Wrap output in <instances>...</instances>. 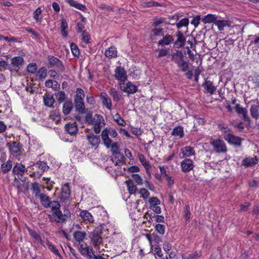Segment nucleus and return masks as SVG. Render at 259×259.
<instances>
[{"label":"nucleus","mask_w":259,"mask_h":259,"mask_svg":"<svg viewBox=\"0 0 259 259\" xmlns=\"http://www.w3.org/2000/svg\"><path fill=\"white\" fill-rule=\"evenodd\" d=\"M54 205L52 209V214L49 215L50 221L57 223H65L70 218L69 210H64L63 213L60 210L61 205L59 202H54Z\"/></svg>","instance_id":"obj_1"},{"label":"nucleus","mask_w":259,"mask_h":259,"mask_svg":"<svg viewBox=\"0 0 259 259\" xmlns=\"http://www.w3.org/2000/svg\"><path fill=\"white\" fill-rule=\"evenodd\" d=\"M10 154L14 157H18L22 154L23 149L22 145L17 141H13L7 144Z\"/></svg>","instance_id":"obj_2"},{"label":"nucleus","mask_w":259,"mask_h":259,"mask_svg":"<svg viewBox=\"0 0 259 259\" xmlns=\"http://www.w3.org/2000/svg\"><path fill=\"white\" fill-rule=\"evenodd\" d=\"M103 233L101 227L96 228L90 234V238L93 244L96 246L101 244L103 242L101 235Z\"/></svg>","instance_id":"obj_3"},{"label":"nucleus","mask_w":259,"mask_h":259,"mask_svg":"<svg viewBox=\"0 0 259 259\" xmlns=\"http://www.w3.org/2000/svg\"><path fill=\"white\" fill-rule=\"evenodd\" d=\"M49 64L51 67L56 68L58 72L62 73L65 71V67L62 62L57 58L52 55L48 57Z\"/></svg>","instance_id":"obj_4"},{"label":"nucleus","mask_w":259,"mask_h":259,"mask_svg":"<svg viewBox=\"0 0 259 259\" xmlns=\"http://www.w3.org/2000/svg\"><path fill=\"white\" fill-rule=\"evenodd\" d=\"M210 144L212 146L214 151L218 153H225L227 151L225 142L220 139L216 140L211 139Z\"/></svg>","instance_id":"obj_5"},{"label":"nucleus","mask_w":259,"mask_h":259,"mask_svg":"<svg viewBox=\"0 0 259 259\" xmlns=\"http://www.w3.org/2000/svg\"><path fill=\"white\" fill-rule=\"evenodd\" d=\"M224 139L230 144L236 147H240L242 144V139L231 134H226L224 135Z\"/></svg>","instance_id":"obj_6"},{"label":"nucleus","mask_w":259,"mask_h":259,"mask_svg":"<svg viewBox=\"0 0 259 259\" xmlns=\"http://www.w3.org/2000/svg\"><path fill=\"white\" fill-rule=\"evenodd\" d=\"M24 59L21 56L14 57L11 59V64L8 69L10 71L18 72L20 67L23 65Z\"/></svg>","instance_id":"obj_7"},{"label":"nucleus","mask_w":259,"mask_h":259,"mask_svg":"<svg viewBox=\"0 0 259 259\" xmlns=\"http://www.w3.org/2000/svg\"><path fill=\"white\" fill-rule=\"evenodd\" d=\"M104 120L100 114H95L91 124L94 125V130L96 134L100 133L101 127L105 125Z\"/></svg>","instance_id":"obj_8"},{"label":"nucleus","mask_w":259,"mask_h":259,"mask_svg":"<svg viewBox=\"0 0 259 259\" xmlns=\"http://www.w3.org/2000/svg\"><path fill=\"white\" fill-rule=\"evenodd\" d=\"M40 200V202L41 204L45 208H49L51 207V209H52L53 206H54V202H59L57 201H51V198L46 194L41 193L40 195L37 197Z\"/></svg>","instance_id":"obj_9"},{"label":"nucleus","mask_w":259,"mask_h":259,"mask_svg":"<svg viewBox=\"0 0 259 259\" xmlns=\"http://www.w3.org/2000/svg\"><path fill=\"white\" fill-rule=\"evenodd\" d=\"M114 77L115 79L123 82L124 84V82L127 79L126 72L123 67H117L115 70Z\"/></svg>","instance_id":"obj_10"},{"label":"nucleus","mask_w":259,"mask_h":259,"mask_svg":"<svg viewBox=\"0 0 259 259\" xmlns=\"http://www.w3.org/2000/svg\"><path fill=\"white\" fill-rule=\"evenodd\" d=\"M182 171L184 172H188L192 170L194 167L193 161L189 158H185L181 163Z\"/></svg>","instance_id":"obj_11"},{"label":"nucleus","mask_w":259,"mask_h":259,"mask_svg":"<svg viewBox=\"0 0 259 259\" xmlns=\"http://www.w3.org/2000/svg\"><path fill=\"white\" fill-rule=\"evenodd\" d=\"M70 197V189L68 183L64 184L62 187L60 199L64 202L69 201Z\"/></svg>","instance_id":"obj_12"},{"label":"nucleus","mask_w":259,"mask_h":259,"mask_svg":"<svg viewBox=\"0 0 259 259\" xmlns=\"http://www.w3.org/2000/svg\"><path fill=\"white\" fill-rule=\"evenodd\" d=\"M89 143L93 147L97 148L100 143V137L99 136L90 134L87 136Z\"/></svg>","instance_id":"obj_13"},{"label":"nucleus","mask_w":259,"mask_h":259,"mask_svg":"<svg viewBox=\"0 0 259 259\" xmlns=\"http://www.w3.org/2000/svg\"><path fill=\"white\" fill-rule=\"evenodd\" d=\"M109 131L105 128L102 132L101 137L104 145L107 148H109L112 141L109 138Z\"/></svg>","instance_id":"obj_14"},{"label":"nucleus","mask_w":259,"mask_h":259,"mask_svg":"<svg viewBox=\"0 0 259 259\" xmlns=\"http://www.w3.org/2000/svg\"><path fill=\"white\" fill-rule=\"evenodd\" d=\"M120 87L123 92L129 94H134L137 91V87L130 81L126 83L125 87L121 86V83H120Z\"/></svg>","instance_id":"obj_15"},{"label":"nucleus","mask_w":259,"mask_h":259,"mask_svg":"<svg viewBox=\"0 0 259 259\" xmlns=\"http://www.w3.org/2000/svg\"><path fill=\"white\" fill-rule=\"evenodd\" d=\"M26 170L27 169L24 164L21 163H17L13 168V173L14 175L22 176Z\"/></svg>","instance_id":"obj_16"},{"label":"nucleus","mask_w":259,"mask_h":259,"mask_svg":"<svg viewBox=\"0 0 259 259\" xmlns=\"http://www.w3.org/2000/svg\"><path fill=\"white\" fill-rule=\"evenodd\" d=\"M171 60L175 64H178L184 60V55L183 53L179 50H177L171 55Z\"/></svg>","instance_id":"obj_17"},{"label":"nucleus","mask_w":259,"mask_h":259,"mask_svg":"<svg viewBox=\"0 0 259 259\" xmlns=\"http://www.w3.org/2000/svg\"><path fill=\"white\" fill-rule=\"evenodd\" d=\"M100 98L102 100V104L106 106L108 109H111L112 107V103L111 99L109 98L106 93H101Z\"/></svg>","instance_id":"obj_18"},{"label":"nucleus","mask_w":259,"mask_h":259,"mask_svg":"<svg viewBox=\"0 0 259 259\" xmlns=\"http://www.w3.org/2000/svg\"><path fill=\"white\" fill-rule=\"evenodd\" d=\"M202 85L207 92L210 95H213L216 91L215 87L213 85L212 82L210 80H205Z\"/></svg>","instance_id":"obj_19"},{"label":"nucleus","mask_w":259,"mask_h":259,"mask_svg":"<svg viewBox=\"0 0 259 259\" xmlns=\"http://www.w3.org/2000/svg\"><path fill=\"white\" fill-rule=\"evenodd\" d=\"M176 36L177 39L175 41V44L179 46L180 47H183L185 45L186 37L181 31H178L176 33Z\"/></svg>","instance_id":"obj_20"},{"label":"nucleus","mask_w":259,"mask_h":259,"mask_svg":"<svg viewBox=\"0 0 259 259\" xmlns=\"http://www.w3.org/2000/svg\"><path fill=\"white\" fill-rule=\"evenodd\" d=\"M80 217L86 223H93L94 219L92 215L88 210H82L79 214Z\"/></svg>","instance_id":"obj_21"},{"label":"nucleus","mask_w":259,"mask_h":259,"mask_svg":"<svg viewBox=\"0 0 259 259\" xmlns=\"http://www.w3.org/2000/svg\"><path fill=\"white\" fill-rule=\"evenodd\" d=\"M65 130L70 135H75L78 132V127L75 123H69L65 125Z\"/></svg>","instance_id":"obj_22"},{"label":"nucleus","mask_w":259,"mask_h":259,"mask_svg":"<svg viewBox=\"0 0 259 259\" xmlns=\"http://www.w3.org/2000/svg\"><path fill=\"white\" fill-rule=\"evenodd\" d=\"M139 159L140 161L142 163V165L145 167L146 172L148 174L149 177H151L150 174V169L151 168V166L148 161L146 160V159L144 156L143 154H140L139 155Z\"/></svg>","instance_id":"obj_23"},{"label":"nucleus","mask_w":259,"mask_h":259,"mask_svg":"<svg viewBox=\"0 0 259 259\" xmlns=\"http://www.w3.org/2000/svg\"><path fill=\"white\" fill-rule=\"evenodd\" d=\"M43 99L45 105L48 107H52L55 102L53 96L50 94H45L43 96Z\"/></svg>","instance_id":"obj_24"},{"label":"nucleus","mask_w":259,"mask_h":259,"mask_svg":"<svg viewBox=\"0 0 259 259\" xmlns=\"http://www.w3.org/2000/svg\"><path fill=\"white\" fill-rule=\"evenodd\" d=\"M29 235L38 243L42 246H45L44 243L42 240L40 236L34 230L30 228L28 229Z\"/></svg>","instance_id":"obj_25"},{"label":"nucleus","mask_w":259,"mask_h":259,"mask_svg":"<svg viewBox=\"0 0 259 259\" xmlns=\"http://www.w3.org/2000/svg\"><path fill=\"white\" fill-rule=\"evenodd\" d=\"M174 41V38L171 35L166 34L163 39L160 40L158 42V46L168 45Z\"/></svg>","instance_id":"obj_26"},{"label":"nucleus","mask_w":259,"mask_h":259,"mask_svg":"<svg viewBox=\"0 0 259 259\" xmlns=\"http://www.w3.org/2000/svg\"><path fill=\"white\" fill-rule=\"evenodd\" d=\"M258 162V159L256 157H251V158H246L243 160V164L245 167L252 166Z\"/></svg>","instance_id":"obj_27"},{"label":"nucleus","mask_w":259,"mask_h":259,"mask_svg":"<svg viewBox=\"0 0 259 259\" xmlns=\"http://www.w3.org/2000/svg\"><path fill=\"white\" fill-rule=\"evenodd\" d=\"M67 3L71 7H73L82 11H84L87 9L85 5L81 4L74 0H67Z\"/></svg>","instance_id":"obj_28"},{"label":"nucleus","mask_w":259,"mask_h":259,"mask_svg":"<svg viewBox=\"0 0 259 259\" xmlns=\"http://www.w3.org/2000/svg\"><path fill=\"white\" fill-rule=\"evenodd\" d=\"M73 108L72 102L71 100L66 101L63 106V112L65 115L70 113Z\"/></svg>","instance_id":"obj_29"},{"label":"nucleus","mask_w":259,"mask_h":259,"mask_svg":"<svg viewBox=\"0 0 259 259\" xmlns=\"http://www.w3.org/2000/svg\"><path fill=\"white\" fill-rule=\"evenodd\" d=\"M46 87L49 88H52L53 90L57 91L60 88V84L57 81L52 79L47 80L45 82Z\"/></svg>","instance_id":"obj_30"},{"label":"nucleus","mask_w":259,"mask_h":259,"mask_svg":"<svg viewBox=\"0 0 259 259\" xmlns=\"http://www.w3.org/2000/svg\"><path fill=\"white\" fill-rule=\"evenodd\" d=\"M105 55L108 58L116 57L117 56L116 49L113 46L110 47L105 51Z\"/></svg>","instance_id":"obj_31"},{"label":"nucleus","mask_w":259,"mask_h":259,"mask_svg":"<svg viewBox=\"0 0 259 259\" xmlns=\"http://www.w3.org/2000/svg\"><path fill=\"white\" fill-rule=\"evenodd\" d=\"M87 234L85 232L76 231L73 233V237L75 240L79 244L85 238Z\"/></svg>","instance_id":"obj_32"},{"label":"nucleus","mask_w":259,"mask_h":259,"mask_svg":"<svg viewBox=\"0 0 259 259\" xmlns=\"http://www.w3.org/2000/svg\"><path fill=\"white\" fill-rule=\"evenodd\" d=\"M171 135L175 137H178L179 138H182L184 136L183 128L180 126L175 127L172 131Z\"/></svg>","instance_id":"obj_33"},{"label":"nucleus","mask_w":259,"mask_h":259,"mask_svg":"<svg viewBox=\"0 0 259 259\" xmlns=\"http://www.w3.org/2000/svg\"><path fill=\"white\" fill-rule=\"evenodd\" d=\"M218 18V17L213 14H209L206 16H205L202 19V22L204 23H210L212 22H215Z\"/></svg>","instance_id":"obj_34"},{"label":"nucleus","mask_w":259,"mask_h":259,"mask_svg":"<svg viewBox=\"0 0 259 259\" xmlns=\"http://www.w3.org/2000/svg\"><path fill=\"white\" fill-rule=\"evenodd\" d=\"M31 190L32 191V194L35 197H38L41 194L40 193V189L39 185L37 182H34L32 184Z\"/></svg>","instance_id":"obj_35"},{"label":"nucleus","mask_w":259,"mask_h":259,"mask_svg":"<svg viewBox=\"0 0 259 259\" xmlns=\"http://www.w3.org/2000/svg\"><path fill=\"white\" fill-rule=\"evenodd\" d=\"M75 105V108L76 111L80 114L84 113L85 112V108L84 101L74 102Z\"/></svg>","instance_id":"obj_36"},{"label":"nucleus","mask_w":259,"mask_h":259,"mask_svg":"<svg viewBox=\"0 0 259 259\" xmlns=\"http://www.w3.org/2000/svg\"><path fill=\"white\" fill-rule=\"evenodd\" d=\"M47 75V69L45 67H42L39 69L36 73V76L38 79L42 80L46 77Z\"/></svg>","instance_id":"obj_37"},{"label":"nucleus","mask_w":259,"mask_h":259,"mask_svg":"<svg viewBox=\"0 0 259 259\" xmlns=\"http://www.w3.org/2000/svg\"><path fill=\"white\" fill-rule=\"evenodd\" d=\"M109 93L110 95L112 96L113 100L114 101L118 102L120 100V99L121 98V94L118 93L115 89L111 88L109 90Z\"/></svg>","instance_id":"obj_38"},{"label":"nucleus","mask_w":259,"mask_h":259,"mask_svg":"<svg viewBox=\"0 0 259 259\" xmlns=\"http://www.w3.org/2000/svg\"><path fill=\"white\" fill-rule=\"evenodd\" d=\"M214 24L216 25L219 30L222 31L224 29L225 27L229 26L228 21L217 20L214 22Z\"/></svg>","instance_id":"obj_39"},{"label":"nucleus","mask_w":259,"mask_h":259,"mask_svg":"<svg viewBox=\"0 0 259 259\" xmlns=\"http://www.w3.org/2000/svg\"><path fill=\"white\" fill-rule=\"evenodd\" d=\"M250 111L251 116L257 119L259 117V106L253 105L251 106Z\"/></svg>","instance_id":"obj_40"},{"label":"nucleus","mask_w":259,"mask_h":259,"mask_svg":"<svg viewBox=\"0 0 259 259\" xmlns=\"http://www.w3.org/2000/svg\"><path fill=\"white\" fill-rule=\"evenodd\" d=\"M76 95L74 99V102L84 101V94L83 91L80 88L76 89Z\"/></svg>","instance_id":"obj_41"},{"label":"nucleus","mask_w":259,"mask_h":259,"mask_svg":"<svg viewBox=\"0 0 259 259\" xmlns=\"http://www.w3.org/2000/svg\"><path fill=\"white\" fill-rule=\"evenodd\" d=\"M182 153L183 154V156L188 157L194 154L193 148L190 146H186L184 148L181 149Z\"/></svg>","instance_id":"obj_42"},{"label":"nucleus","mask_w":259,"mask_h":259,"mask_svg":"<svg viewBox=\"0 0 259 259\" xmlns=\"http://www.w3.org/2000/svg\"><path fill=\"white\" fill-rule=\"evenodd\" d=\"M113 157L117 159L115 162L116 165H120L124 163V157L120 152L114 154Z\"/></svg>","instance_id":"obj_43"},{"label":"nucleus","mask_w":259,"mask_h":259,"mask_svg":"<svg viewBox=\"0 0 259 259\" xmlns=\"http://www.w3.org/2000/svg\"><path fill=\"white\" fill-rule=\"evenodd\" d=\"M33 165H37L38 168L42 170V172L46 171L49 168L47 162L41 161H38Z\"/></svg>","instance_id":"obj_44"},{"label":"nucleus","mask_w":259,"mask_h":259,"mask_svg":"<svg viewBox=\"0 0 259 259\" xmlns=\"http://www.w3.org/2000/svg\"><path fill=\"white\" fill-rule=\"evenodd\" d=\"M12 167V161L10 160H8L6 163H3L1 165V169L3 173L6 174Z\"/></svg>","instance_id":"obj_45"},{"label":"nucleus","mask_w":259,"mask_h":259,"mask_svg":"<svg viewBox=\"0 0 259 259\" xmlns=\"http://www.w3.org/2000/svg\"><path fill=\"white\" fill-rule=\"evenodd\" d=\"M126 184L128 191L130 194H135L137 189V187L134 185L133 182H130L129 181H126L125 182Z\"/></svg>","instance_id":"obj_46"},{"label":"nucleus","mask_w":259,"mask_h":259,"mask_svg":"<svg viewBox=\"0 0 259 259\" xmlns=\"http://www.w3.org/2000/svg\"><path fill=\"white\" fill-rule=\"evenodd\" d=\"M68 28V24L66 21L65 19H62L61 24V30L62 35L65 37L68 35L67 31L66 30Z\"/></svg>","instance_id":"obj_47"},{"label":"nucleus","mask_w":259,"mask_h":259,"mask_svg":"<svg viewBox=\"0 0 259 259\" xmlns=\"http://www.w3.org/2000/svg\"><path fill=\"white\" fill-rule=\"evenodd\" d=\"M47 245L48 248L51 250L55 255H57L60 259H62V256L59 253L58 250L56 248L55 245L52 244L50 242L47 241Z\"/></svg>","instance_id":"obj_48"},{"label":"nucleus","mask_w":259,"mask_h":259,"mask_svg":"<svg viewBox=\"0 0 259 259\" xmlns=\"http://www.w3.org/2000/svg\"><path fill=\"white\" fill-rule=\"evenodd\" d=\"M177 65L182 72H186L189 68V63L184 59Z\"/></svg>","instance_id":"obj_49"},{"label":"nucleus","mask_w":259,"mask_h":259,"mask_svg":"<svg viewBox=\"0 0 259 259\" xmlns=\"http://www.w3.org/2000/svg\"><path fill=\"white\" fill-rule=\"evenodd\" d=\"M42 13V10L40 8H38L33 12V18L36 20V22L40 21L42 18L41 14Z\"/></svg>","instance_id":"obj_50"},{"label":"nucleus","mask_w":259,"mask_h":259,"mask_svg":"<svg viewBox=\"0 0 259 259\" xmlns=\"http://www.w3.org/2000/svg\"><path fill=\"white\" fill-rule=\"evenodd\" d=\"M189 24V19L185 18L180 20L178 23H176L177 27L180 29L182 27H187Z\"/></svg>","instance_id":"obj_51"},{"label":"nucleus","mask_w":259,"mask_h":259,"mask_svg":"<svg viewBox=\"0 0 259 259\" xmlns=\"http://www.w3.org/2000/svg\"><path fill=\"white\" fill-rule=\"evenodd\" d=\"M110 148H111V151L113 155L119 152V145L118 142H111Z\"/></svg>","instance_id":"obj_52"},{"label":"nucleus","mask_w":259,"mask_h":259,"mask_svg":"<svg viewBox=\"0 0 259 259\" xmlns=\"http://www.w3.org/2000/svg\"><path fill=\"white\" fill-rule=\"evenodd\" d=\"M165 18H155L153 19L152 26L157 27L160 24L165 22Z\"/></svg>","instance_id":"obj_53"},{"label":"nucleus","mask_w":259,"mask_h":259,"mask_svg":"<svg viewBox=\"0 0 259 259\" xmlns=\"http://www.w3.org/2000/svg\"><path fill=\"white\" fill-rule=\"evenodd\" d=\"M218 128L219 130L224 132L225 134H229L231 133V130L227 126H226L224 124L220 123L218 124Z\"/></svg>","instance_id":"obj_54"},{"label":"nucleus","mask_w":259,"mask_h":259,"mask_svg":"<svg viewBox=\"0 0 259 259\" xmlns=\"http://www.w3.org/2000/svg\"><path fill=\"white\" fill-rule=\"evenodd\" d=\"M56 98L59 103L64 102L66 99V95L64 92L60 91L56 94Z\"/></svg>","instance_id":"obj_55"},{"label":"nucleus","mask_w":259,"mask_h":259,"mask_svg":"<svg viewBox=\"0 0 259 259\" xmlns=\"http://www.w3.org/2000/svg\"><path fill=\"white\" fill-rule=\"evenodd\" d=\"M151 32L153 33V36H161L163 35V29L161 28L154 27L151 30Z\"/></svg>","instance_id":"obj_56"},{"label":"nucleus","mask_w":259,"mask_h":259,"mask_svg":"<svg viewBox=\"0 0 259 259\" xmlns=\"http://www.w3.org/2000/svg\"><path fill=\"white\" fill-rule=\"evenodd\" d=\"M37 70V65L35 63L29 64L27 68V72L30 73L34 74L36 72Z\"/></svg>","instance_id":"obj_57"},{"label":"nucleus","mask_w":259,"mask_h":259,"mask_svg":"<svg viewBox=\"0 0 259 259\" xmlns=\"http://www.w3.org/2000/svg\"><path fill=\"white\" fill-rule=\"evenodd\" d=\"M70 48L73 55L75 57H78L79 55V50L78 47L75 44L71 43Z\"/></svg>","instance_id":"obj_58"},{"label":"nucleus","mask_w":259,"mask_h":259,"mask_svg":"<svg viewBox=\"0 0 259 259\" xmlns=\"http://www.w3.org/2000/svg\"><path fill=\"white\" fill-rule=\"evenodd\" d=\"M143 6L145 7L149 8L151 7H158V6H162V5L160 3H158L157 2H154L153 1H151L148 2L144 3Z\"/></svg>","instance_id":"obj_59"},{"label":"nucleus","mask_w":259,"mask_h":259,"mask_svg":"<svg viewBox=\"0 0 259 259\" xmlns=\"http://www.w3.org/2000/svg\"><path fill=\"white\" fill-rule=\"evenodd\" d=\"M114 119L119 125L121 126H124L126 124L125 121L120 118L119 115L118 113L115 115Z\"/></svg>","instance_id":"obj_60"},{"label":"nucleus","mask_w":259,"mask_h":259,"mask_svg":"<svg viewBox=\"0 0 259 259\" xmlns=\"http://www.w3.org/2000/svg\"><path fill=\"white\" fill-rule=\"evenodd\" d=\"M150 207L160 204V201L156 197H152L149 199Z\"/></svg>","instance_id":"obj_61"},{"label":"nucleus","mask_w":259,"mask_h":259,"mask_svg":"<svg viewBox=\"0 0 259 259\" xmlns=\"http://www.w3.org/2000/svg\"><path fill=\"white\" fill-rule=\"evenodd\" d=\"M151 249L155 252V254H156L159 257H161L162 256V254L161 253V249L160 247L157 245H152L151 246Z\"/></svg>","instance_id":"obj_62"},{"label":"nucleus","mask_w":259,"mask_h":259,"mask_svg":"<svg viewBox=\"0 0 259 259\" xmlns=\"http://www.w3.org/2000/svg\"><path fill=\"white\" fill-rule=\"evenodd\" d=\"M156 231L161 235H163L165 232V226L163 225L158 224L155 226Z\"/></svg>","instance_id":"obj_63"},{"label":"nucleus","mask_w":259,"mask_h":259,"mask_svg":"<svg viewBox=\"0 0 259 259\" xmlns=\"http://www.w3.org/2000/svg\"><path fill=\"white\" fill-rule=\"evenodd\" d=\"M139 193L141 194V196L144 199H146L150 195V193L145 188H141L140 190Z\"/></svg>","instance_id":"obj_64"}]
</instances>
